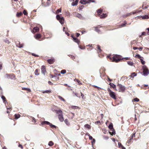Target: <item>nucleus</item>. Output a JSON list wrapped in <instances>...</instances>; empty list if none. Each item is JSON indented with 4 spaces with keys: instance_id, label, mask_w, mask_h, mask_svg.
Masks as SVG:
<instances>
[{
    "instance_id": "nucleus-42",
    "label": "nucleus",
    "mask_w": 149,
    "mask_h": 149,
    "mask_svg": "<svg viewBox=\"0 0 149 149\" xmlns=\"http://www.w3.org/2000/svg\"><path fill=\"white\" fill-rule=\"evenodd\" d=\"M58 97L61 100L64 102L65 101V100L61 96H58Z\"/></svg>"
},
{
    "instance_id": "nucleus-46",
    "label": "nucleus",
    "mask_w": 149,
    "mask_h": 149,
    "mask_svg": "<svg viewBox=\"0 0 149 149\" xmlns=\"http://www.w3.org/2000/svg\"><path fill=\"white\" fill-rule=\"evenodd\" d=\"M66 72V71L65 70H63L61 71V74H64Z\"/></svg>"
},
{
    "instance_id": "nucleus-56",
    "label": "nucleus",
    "mask_w": 149,
    "mask_h": 149,
    "mask_svg": "<svg viewBox=\"0 0 149 149\" xmlns=\"http://www.w3.org/2000/svg\"><path fill=\"white\" fill-rule=\"evenodd\" d=\"M97 49H98L99 50L100 52L102 51V50L100 49V45H97Z\"/></svg>"
},
{
    "instance_id": "nucleus-14",
    "label": "nucleus",
    "mask_w": 149,
    "mask_h": 149,
    "mask_svg": "<svg viewBox=\"0 0 149 149\" xmlns=\"http://www.w3.org/2000/svg\"><path fill=\"white\" fill-rule=\"evenodd\" d=\"M137 76L136 73L135 72H132L131 74L129 77L131 78H133L134 77H136Z\"/></svg>"
},
{
    "instance_id": "nucleus-43",
    "label": "nucleus",
    "mask_w": 149,
    "mask_h": 149,
    "mask_svg": "<svg viewBox=\"0 0 149 149\" xmlns=\"http://www.w3.org/2000/svg\"><path fill=\"white\" fill-rule=\"evenodd\" d=\"M68 56L70 57H71L72 59L74 61H75L74 60V59H75V57L72 55H69Z\"/></svg>"
},
{
    "instance_id": "nucleus-16",
    "label": "nucleus",
    "mask_w": 149,
    "mask_h": 149,
    "mask_svg": "<svg viewBox=\"0 0 149 149\" xmlns=\"http://www.w3.org/2000/svg\"><path fill=\"white\" fill-rule=\"evenodd\" d=\"M50 124V123L49 122L47 121H42L41 123V124L42 125H45V124H46L49 125V124Z\"/></svg>"
},
{
    "instance_id": "nucleus-2",
    "label": "nucleus",
    "mask_w": 149,
    "mask_h": 149,
    "mask_svg": "<svg viewBox=\"0 0 149 149\" xmlns=\"http://www.w3.org/2000/svg\"><path fill=\"white\" fill-rule=\"evenodd\" d=\"M121 56L120 55H116L115 56L113 57V61L116 63H118L120 60L123 59V58H118V57H121Z\"/></svg>"
},
{
    "instance_id": "nucleus-3",
    "label": "nucleus",
    "mask_w": 149,
    "mask_h": 149,
    "mask_svg": "<svg viewBox=\"0 0 149 149\" xmlns=\"http://www.w3.org/2000/svg\"><path fill=\"white\" fill-rule=\"evenodd\" d=\"M117 87L119 88V91L120 92H124L125 90V87L121 84L118 83L117 85Z\"/></svg>"
},
{
    "instance_id": "nucleus-10",
    "label": "nucleus",
    "mask_w": 149,
    "mask_h": 149,
    "mask_svg": "<svg viewBox=\"0 0 149 149\" xmlns=\"http://www.w3.org/2000/svg\"><path fill=\"white\" fill-rule=\"evenodd\" d=\"M39 28L37 27H34L33 30L32 31V32L35 33L36 32H37L39 31Z\"/></svg>"
},
{
    "instance_id": "nucleus-38",
    "label": "nucleus",
    "mask_w": 149,
    "mask_h": 149,
    "mask_svg": "<svg viewBox=\"0 0 149 149\" xmlns=\"http://www.w3.org/2000/svg\"><path fill=\"white\" fill-rule=\"evenodd\" d=\"M132 139L131 138H130V139L127 140V143L128 144L130 143L131 142V141L132 140Z\"/></svg>"
},
{
    "instance_id": "nucleus-21",
    "label": "nucleus",
    "mask_w": 149,
    "mask_h": 149,
    "mask_svg": "<svg viewBox=\"0 0 149 149\" xmlns=\"http://www.w3.org/2000/svg\"><path fill=\"white\" fill-rule=\"evenodd\" d=\"M112 131V134L111 132H109V133L112 135H114L116 134V132L114 129H113L111 130Z\"/></svg>"
},
{
    "instance_id": "nucleus-32",
    "label": "nucleus",
    "mask_w": 149,
    "mask_h": 149,
    "mask_svg": "<svg viewBox=\"0 0 149 149\" xmlns=\"http://www.w3.org/2000/svg\"><path fill=\"white\" fill-rule=\"evenodd\" d=\"M14 116L15 117V118L16 119H17L20 117V115H19V114H15V115Z\"/></svg>"
},
{
    "instance_id": "nucleus-5",
    "label": "nucleus",
    "mask_w": 149,
    "mask_h": 149,
    "mask_svg": "<svg viewBox=\"0 0 149 149\" xmlns=\"http://www.w3.org/2000/svg\"><path fill=\"white\" fill-rule=\"evenodd\" d=\"M109 95L111 97L114 99H116V95L114 92L112 91V93H109Z\"/></svg>"
},
{
    "instance_id": "nucleus-4",
    "label": "nucleus",
    "mask_w": 149,
    "mask_h": 149,
    "mask_svg": "<svg viewBox=\"0 0 149 149\" xmlns=\"http://www.w3.org/2000/svg\"><path fill=\"white\" fill-rule=\"evenodd\" d=\"M73 15L74 16L78 17L80 19H84V17H83L82 15L78 13H74Z\"/></svg>"
},
{
    "instance_id": "nucleus-36",
    "label": "nucleus",
    "mask_w": 149,
    "mask_h": 149,
    "mask_svg": "<svg viewBox=\"0 0 149 149\" xmlns=\"http://www.w3.org/2000/svg\"><path fill=\"white\" fill-rule=\"evenodd\" d=\"M135 57H137L138 58L140 59V58H143V57L141 56L140 55H139V54H136L135 56Z\"/></svg>"
},
{
    "instance_id": "nucleus-31",
    "label": "nucleus",
    "mask_w": 149,
    "mask_h": 149,
    "mask_svg": "<svg viewBox=\"0 0 149 149\" xmlns=\"http://www.w3.org/2000/svg\"><path fill=\"white\" fill-rule=\"evenodd\" d=\"M103 11V10L101 9H99L97 10V13L99 14H100Z\"/></svg>"
},
{
    "instance_id": "nucleus-49",
    "label": "nucleus",
    "mask_w": 149,
    "mask_h": 149,
    "mask_svg": "<svg viewBox=\"0 0 149 149\" xmlns=\"http://www.w3.org/2000/svg\"><path fill=\"white\" fill-rule=\"evenodd\" d=\"M93 87L95 88H99V89H103L102 88H101L100 87L97 86H95V85H93Z\"/></svg>"
},
{
    "instance_id": "nucleus-44",
    "label": "nucleus",
    "mask_w": 149,
    "mask_h": 149,
    "mask_svg": "<svg viewBox=\"0 0 149 149\" xmlns=\"http://www.w3.org/2000/svg\"><path fill=\"white\" fill-rule=\"evenodd\" d=\"M23 13L25 15H28L27 11L25 10H23Z\"/></svg>"
},
{
    "instance_id": "nucleus-19",
    "label": "nucleus",
    "mask_w": 149,
    "mask_h": 149,
    "mask_svg": "<svg viewBox=\"0 0 149 149\" xmlns=\"http://www.w3.org/2000/svg\"><path fill=\"white\" fill-rule=\"evenodd\" d=\"M109 85L110 86L111 88H113L116 87V85L113 83H110L109 84Z\"/></svg>"
},
{
    "instance_id": "nucleus-8",
    "label": "nucleus",
    "mask_w": 149,
    "mask_h": 149,
    "mask_svg": "<svg viewBox=\"0 0 149 149\" xmlns=\"http://www.w3.org/2000/svg\"><path fill=\"white\" fill-rule=\"evenodd\" d=\"M58 118L59 120L61 122H63L64 120V118L63 117V115L62 113H61L58 115Z\"/></svg>"
},
{
    "instance_id": "nucleus-15",
    "label": "nucleus",
    "mask_w": 149,
    "mask_h": 149,
    "mask_svg": "<svg viewBox=\"0 0 149 149\" xmlns=\"http://www.w3.org/2000/svg\"><path fill=\"white\" fill-rule=\"evenodd\" d=\"M61 19H60L58 21L61 24H63L64 23V21L65 20L64 18L63 17H61Z\"/></svg>"
},
{
    "instance_id": "nucleus-48",
    "label": "nucleus",
    "mask_w": 149,
    "mask_h": 149,
    "mask_svg": "<svg viewBox=\"0 0 149 149\" xmlns=\"http://www.w3.org/2000/svg\"><path fill=\"white\" fill-rule=\"evenodd\" d=\"M79 107L77 106H73L71 107V108L73 109H76L78 108Z\"/></svg>"
},
{
    "instance_id": "nucleus-63",
    "label": "nucleus",
    "mask_w": 149,
    "mask_h": 149,
    "mask_svg": "<svg viewBox=\"0 0 149 149\" xmlns=\"http://www.w3.org/2000/svg\"><path fill=\"white\" fill-rule=\"evenodd\" d=\"M107 91H108L109 92V93H112V91L111 89H110V88H108L107 89Z\"/></svg>"
},
{
    "instance_id": "nucleus-53",
    "label": "nucleus",
    "mask_w": 149,
    "mask_h": 149,
    "mask_svg": "<svg viewBox=\"0 0 149 149\" xmlns=\"http://www.w3.org/2000/svg\"><path fill=\"white\" fill-rule=\"evenodd\" d=\"M30 117H31V118H32V121L33 122V121H34L35 123L36 122V120L32 116H31Z\"/></svg>"
},
{
    "instance_id": "nucleus-30",
    "label": "nucleus",
    "mask_w": 149,
    "mask_h": 149,
    "mask_svg": "<svg viewBox=\"0 0 149 149\" xmlns=\"http://www.w3.org/2000/svg\"><path fill=\"white\" fill-rule=\"evenodd\" d=\"M84 127L88 129L91 128V127L90 125L88 124H86L84 125Z\"/></svg>"
},
{
    "instance_id": "nucleus-55",
    "label": "nucleus",
    "mask_w": 149,
    "mask_h": 149,
    "mask_svg": "<svg viewBox=\"0 0 149 149\" xmlns=\"http://www.w3.org/2000/svg\"><path fill=\"white\" fill-rule=\"evenodd\" d=\"M118 146L119 148H121L123 146L122 145L121 143L120 142L118 143Z\"/></svg>"
},
{
    "instance_id": "nucleus-40",
    "label": "nucleus",
    "mask_w": 149,
    "mask_h": 149,
    "mask_svg": "<svg viewBox=\"0 0 149 149\" xmlns=\"http://www.w3.org/2000/svg\"><path fill=\"white\" fill-rule=\"evenodd\" d=\"M65 123L67 125H69L70 124L68 122V120L67 119H65L64 120Z\"/></svg>"
},
{
    "instance_id": "nucleus-24",
    "label": "nucleus",
    "mask_w": 149,
    "mask_h": 149,
    "mask_svg": "<svg viewBox=\"0 0 149 149\" xmlns=\"http://www.w3.org/2000/svg\"><path fill=\"white\" fill-rule=\"evenodd\" d=\"M51 92H52V90H46L45 91L43 92L42 93H51Z\"/></svg>"
},
{
    "instance_id": "nucleus-33",
    "label": "nucleus",
    "mask_w": 149,
    "mask_h": 149,
    "mask_svg": "<svg viewBox=\"0 0 149 149\" xmlns=\"http://www.w3.org/2000/svg\"><path fill=\"white\" fill-rule=\"evenodd\" d=\"M127 64L130 66H133L134 65V63L132 61H128L127 62Z\"/></svg>"
},
{
    "instance_id": "nucleus-51",
    "label": "nucleus",
    "mask_w": 149,
    "mask_h": 149,
    "mask_svg": "<svg viewBox=\"0 0 149 149\" xmlns=\"http://www.w3.org/2000/svg\"><path fill=\"white\" fill-rule=\"evenodd\" d=\"M84 7V6L83 5H81V6H80L79 7V10H81Z\"/></svg>"
},
{
    "instance_id": "nucleus-34",
    "label": "nucleus",
    "mask_w": 149,
    "mask_h": 149,
    "mask_svg": "<svg viewBox=\"0 0 149 149\" xmlns=\"http://www.w3.org/2000/svg\"><path fill=\"white\" fill-rule=\"evenodd\" d=\"M38 69H36L35 72H34V73H35V75H39V73L38 72Z\"/></svg>"
},
{
    "instance_id": "nucleus-64",
    "label": "nucleus",
    "mask_w": 149,
    "mask_h": 149,
    "mask_svg": "<svg viewBox=\"0 0 149 149\" xmlns=\"http://www.w3.org/2000/svg\"><path fill=\"white\" fill-rule=\"evenodd\" d=\"M86 3H89L90 2H91V1H92L89 0H86Z\"/></svg>"
},
{
    "instance_id": "nucleus-35",
    "label": "nucleus",
    "mask_w": 149,
    "mask_h": 149,
    "mask_svg": "<svg viewBox=\"0 0 149 149\" xmlns=\"http://www.w3.org/2000/svg\"><path fill=\"white\" fill-rule=\"evenodd\" d=\"M54 145V143L52 141L49 142L48 145L49 146H52Z\"/></svg>"
},
{
    "instance_id": "nucleus-62",
    "label": "nucleus",
    "mask_w": 149,
    "mask_h": 149,
    "mask_svg": "<svg viewBox=\"0 0 149 149\" xmlns=\"http://www.w3.org/2000/svg\"><path fill=\"white\" fill-rule=\"evenodd\" d=\"M77 81L78 83L79 84L81 85L82 84V83L80 81H79V80H77Z\"/></svg>"
},
{
    "instance_id": "nucleus-25",
    "label": "nucleus",
    "mask_w": 149,
    "mask_h": 149,
    "mask_svg": "<svg viewBox=\"0 0 149 149\" xmlns=\"http://www.w3.org/2000/svg\"><path fill=\"white\" fill-rule=\"evenodd\" d=\"M141 17L143 19H148L149 17L147 15H145L144 16H141Z\"/></svg>"
},
{
    "instance_id": "nucleus-9",
    "label": "nucleus",
    "mask_w": 149,
    "mask_h": 149,
    "mask_svg": "<svg viewBox=\"0 0 149 149\" xmlns=\"http://www.w3.org/2000/svg\"><path fill=\"white\" fill-rule=\"evenodd\" d=\"M52 110L53 111L56 113L57 114H58L59 113H62V111L61 109H59L58 110L53 109Z\"/></svg>"
},
{
    "instance_id": "nucleus-58",
    "label": "nucleus",
    "mask_w": 149,
    "mask_h": 149,
    "mask_svg": "<svg viewBox=\"0 0 149 149\" xmlns=\"http://www.w3.org/2000/svg\"><path fill=\"white\" fill-rule=\"evenodd\" d=\"M31 55L32 56H35V57H38L39 56L38 55H37V54H35L34 53H31Z\"/></svg>"
},
{
    "instance_id": "nucleus-41",
    "label": "nucleus",
    "mask_w": 149,
    "mask_h": 149,
    "mask_svg": "<svg viewBox=\"0 0 149 149\" xmlns=\"http://www.w3.org/2000/svg\"><path fill=\"white\" fill-rule=\"evenodd\" d=\"M134 101H135V102H138L139 101V99L138 98H134L132 100L133 102H134Z\"/></svg>"
},
{
    "instance_id": "nucleus-59",
    "label": "nucleus",
    "mask_w": 149,
    "mask_h": 149,
    "mask_svg": "<svg viewBox=\"0 0 149 149\" xmlns=\"http://www.w3.org/2000/svg\"><path fill=\"white\" fill-rule=\"evenodd\" d=\"M61 12V9L59 8L56 11V13H59V12Z\"/></svg>"
},
{
    "instance_id": "nucleus-39",
    "label": "nucleus",
    "mask_w": 149,
    "mask_h": 149,
    "mask_svg": "<svg viewBox=\"0 0 149 149\" xmlns=\"http://www.w3.org/2000/svg\"><path fill=\"white\" fill-rule=\"evenodd\" d=\"M146 33L145 32H143L141 34V35H140L139 36L140 37H141V36L142 35L143 36H146Z\"/></svg>"
},
{
    "instance_id": "nucleus-18",
    "label": "nucleus",
    "mask_w": 149,
    "mask_h": 149,
    "mask_svg": "<svg viewBox=\"0 0 149 149\" xmlns=\"http://www.w3.org/2000/svg\"><path fill=\"white\" fill-rule=\"evenodd\" d=\"M107 15H106V14L104 13H103L101 15H100V18L102 19V18H104L105 17H107Z\"/></svg>"
},
{
    "instance_id": "nucleus-45",
    "label": "nucleus",
    "mask_w": 149,
    "mask_h": 149,
    "mask_svg": "<svg viewBox=\"0 0 149 149\" xmlns=\"http://www.w3.org/2000/svg\"><path fill=\"white\" fill-rule=\"evenodd\" d=\"M140 60L141 61V62L142 64L143 65H144L145 64V61L143 60V59H141V58H140Z\"/></svg>"
},
{
    "instance_id": "nucleus-50",
    "label": "nucleus",
    "mask_w": 149,
    "mask_h": 149,
    "mask_svg": "<svg viewBox=\"0 0 149 149\" xmlns=\"http://www.w3.org/2000/svg\"><path fill=\"white\" fill-rule=\"evenodd\" d=\"M95 140L94 139H92V141L91 142V143L92 144V146H93V144L95 142Z\"/></svg>"
},
{
    "instance_id": "nucleus-1",
    "label": "nucleus",
    "mask_w": 149,
    "mask_h": 149,
    "mask_svg": "<svg viewBox=\"0 0 149 149\" xmlns=\"http://www.w3.org/2000/svg\"><path fill=\"white\" fill-rule=\"evenodd\" d=\"M142 69L143 70L142 75L145 77L148 76L149 74V70L147 67L144 65L142 67Z\"/></svg>"
},
{
    "instance_id": "nucleus-61",
    "label": "nucleus",
    "mask_w": 149,
    "mask_h": 149,
    "mask_svg": "<svg viewBox=\"0 0 149 149\" xmlns=\"http://www.w3.org/2000/svg\"><path fill=\"white\" fill-rule=\"evenodd\" d=\"M100 121H96L95 123L96 125H98V124H100Z\"/></svg>"
},
{
    "instance_id": "nucleus-37",
    "label": "nucleus",
    "mask_w": 149,
    "mask_h": 149,
    "mask_svg": "<svg viewBox=\"0 0 149 149\" xmlns=\"http://www.w3.org/2000/svg\"><path fill=\"white\" fill-rule=\"evenodd\" d=\"M2 99L3 100V102L4 103H5V102H6V98L4 96H2L1 97Z\"/></svg>"
},
{
    "instance_id": "nucleus-54",
    "label": "nucleus",
    "mask_w": 149,
    "mask_h": 149,
    "mask_svg": "<svg viewBox=\"0 0 149 149\" xmlns=\"http://www.w3.org/2000/svg\"><path fill=\"white\" fill-rule=\"evenodd\" d=\"M135 133H134L131 136L130 138H131L132 139H133V137H135Z\"/></svg>"
},
{
    "instance_id": "nucleus-52",
    "label": "nucleus",
    "mask_w": 149,
    "mask_h": 149,
    "mask_svg": "<svg viewBox=\"0 0 149 149\" xmlns=\"http://www.w3.org/2000/svg\"><path fill=\"white\" fill-rule=\"evenodd\" d=\"M4 41L5 42H6L7 43H10V42L9 40L7 39H6Z\"/></svg>"
},
{
    "instance_id": "nucleus-20",
    "label": "nucleus",
    "mask_w": 149,
    "mask_h": 149,
    "mask_svg": "<svg viewBox=\"0 0 149 149\" xmlns=\"http://www.w3.org/2000/svg\"><path fill=\"white\" fill-rule=\"evenodd\" d=\"M17 46L19 48H21L23 47V44H20V43L19 42L18 44H16Z\"/></svg>"
},
{
    "instance_id": "nucleus-13",
    "label": "nucleus",
    "mask_w": 149,
    "mask_h": 149,
    "mask_svg": "<svg viewBox=\"0 0 149 149\" xmlns=\"http://www.w3.org/2000/svg\"><path fill=\"white\" fill-rule=\"evenodd\" d=\"M78 0H76L74 2H72V3L71 5L73 6H76L77 5L78 2Z\"/></svg>"
},
{
    "instance_id": "nucleus-11",
    "label": "nucleus",
    "mask_w": 149,
    "mask_h": 149,
    "mask_svg": "<svg viewBox=\"0 0 149 149\" xmlns=\"http://www.w3.org/2000/svg\"><path fill=\"white\" fill-rule=\"evenodd\" d=\"M54 58H50L47 60L48 62L50 64H52L54 61Z\"/></svg>"
},
{
    "instance_id": "nucleus-57",
    "label": "nucleus",
    "mask_w": 149,
    "mask_h": 149,
    "mask_svg": "<svg viewBox=\"0 0 149 149\" xmlns=\"http://www.w3.org/2000/svg\"><path fill=\"white\" fill-rule=\"evenodd\" d=\"M51 77L52 78H54V77L56 78L57 79H58V77H56L55 75H53L51 74Z\"/></svg>"
},
{
    "instance_id": "nucleus-6",
    "label": "nucleus",
    "mask_w": 149,
    "mask_h": 149,
    "mask_svg": "<svg viewBox=\"0 0 149 149\" xmlns=\"http://www.w3.org/2000/svg\"><path fill=\"white\" fill-rule=\"evenodd\" d=\"M6 75L7 76L8 78L11 79H13L15 77V75L13 74H12L10 75V74H6Z\"/></svg>"
},
{
    "instance_id": "nucleus-23",
    "label": "nucleus",
    "mask_w": 149,
    "mask_h": 149,
    "mask_svg": "<svg viewBox=\"0 0 149 149\" xmlns=\"http://www.w3.org/2000/svg\"><path fill=\"white\" fill-rule=\"evenodd\" d=\"M95 31L98 33H101L100 30L98 29L97 27H95Z\"/></svg>"
},
{
    "instance_id": "nucleus-28",
    "label": "nucleus",
    "mask_w": 149,
    "mask_h": 149,
    "mask_svg": "<svg viewBox=\"0 0 149 149\" xmlns=\"http://www.w3.org/2000/svg\"><path fill=\"white\" fill-rule=\"evenodd\" d=\"M23 15V13L21 12L19 13L17 12L16 14V16L17 17H19Z\"/></svg>"
},
{
    "instance_id": "nucleus-17",
    "label": "nucleus",
    "mask_w": 149,
    "mask_h": 149,
    "mask_svg": "<svg viewBox=\"0 0 149 149\" xmlns=\"http://www.w3.org/2000/svg\"><path fill=\"white\" fill-rule=\"evenodd\" d=\"M86 0H81L80 1L79 3H80L81 4H84V5H85L87 3H86Z\"/></svg>"
},
{
    "instance_id": "nucleus-26",
    "label": "nucleus",
    "mask_w": 149,
    "mask_h": 149,
    "mask_svg": "<svg viewBox=\"0 0 149 149\" xmlns=\"http://www.w3.org/2000/svg\"><path fill=\"white\" fill-rule=\"evenodd\" d=\"M49 126L52 128H56L57 127L56 126L50 123V124H49Z\"/></svg>"
},
{
    "instance_id": "nucleus-27",
    "label": "nucleus",
    "mask_w": 149,
    "mask_h": 149,
    "mask_svg": "<svg viewBox=\"0 0 149 149\" xmlns=\"http://www.w3.org/2000/svg\"><path fill=\"white\" fill-rule=\"evenodd\" d=\"M41 37V35L40 34H37L35 36V38L36 39L40 38Z\"/></svg>"
},
{
    "instance_id": "nucleus-47",
    "label": "nucleus",
    "mask_w": 149,
    "mask_h": 149,
    "mask_svg": "<svg viewBox=\"0 0 149 149\" xmlns=\"http://www.w3.org/2000/svg\"><path fill=\"white\" fill-rule=\"evenodd\" d=\"M127 24V23L125 21L123 23H122L120 25L121 27H123L125 26Z\"/></svg>"
},
{
    "instance_id": "nucleus-29",
    "label": "nucleus",
    "mask_w": 149,
    "mask_h": 149,
    "mask_svg": "<svg viewBox=\"0 0 149 149\" xmlns=\"http://www.w3.org/2000/svg\"><path fill=\"white\" fill-rule=\"evenodd\" d=\"M60 15H56V18L58 21L60 19H61V17H61Z\"/></svg>"
},
{
    "instance_id": "nucleus-60",
    "label": "nucleus",
    "mask_w": 149,
    "mask_h": 149,
    "mask_svg": "<svg viewBox=\"0 0 149 149\" xmlns=\"http://www.w3.org/2000/svg\"><path fill=\"white\" fill-rule=\"evenodd\" d=\"M2 68V63H0V70H1Z\"/></svg>"
},
{
    "instance_id": "nucleus-12",
    "label": "nucleus",
    "mask_w": 149,
    "mask_h": 149,
    "mask_svg": "<svg viewBox=\"0 0 149 149\" xmlns=\"http://www.w3.org/2000/svg\"><path fill=\"white\" fill-rule=\"evenodd\" d=\"M73 41L77 43L78 45H79L80 41L78 38H73Z\"/></svg>"
},
{
    "instance_id": "nucleus-7",
    "label": "nucleus",
    "mask_w": 149,
    "mask_h": 149,
    "mask_svg": "<svg viewBox=\"0 0 149 149\" xmlns=\"http://www.w3.org/2000/svg\"><path fill=\"white\" fill-rule=\"evenodd\" d=\"M41 72L44 75H45L46 72L45 69V66L44 65L42 66L41 67Z\"/></svg>"
},
{
    "instance_id": "nucleus-22",
    "label": "nucleus",
    "mask_w": 149,
    "mask_h": 149,
    "mask_svg": "<svg viewBox=\"0 0 149 149\" xmlns=\"http://www.w3.org/2000/svg\"><path fill=\"white\" fill-rule=\"evenodd\" d=\"M108 127L111 130L114 129L113 127V125L112 123H111L109 125Z\"/></svg>"
}]
</instances>
